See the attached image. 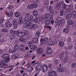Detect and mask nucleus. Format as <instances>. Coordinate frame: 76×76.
<instances>
[{
    "label": "nucleus",
    "mask_w": 76,
    "mask_h": 76,
    "mask_svg": "<svg viewBox=\"0 0 76 76\" xmlns=\"http://www.w3.org/2000/svg\"><path fill=\"white\" fill-rule=\"evenodd\" d=\"M24 20L25 23L23 25V27L28 29H32L36 28L37 25L31 23L33 21L36 23H38L39 22V17H36L34 20L32 15H30L29 18L27 17H24Z\"/></svg>",
    "instance_id": "nucleus-1"
},
{
    "label": "nucleus",
    "mask_w": 76,
    "mask_h": 76,
    "mask_svg": "<svg viewBox=\"0 0 76 76\" xmlns=\"http://www.w3.org/2000/svg\"><path fill=\"white\" fill-rule=\"evenodd\" d=\"M63 7V9H66V7H67V5L62 1H61L58 3L56 4V9H58V10H60V8H61Z\"/></svg>",
    "instance_id": "nucleus-2"
},
{
    "label": "nucleus",
    "mask_w": 76,
    "mask_h": 76,
    "mask_svg": "<svg viewBox=\"0 0 76 76\" xmlns=\"http://www.w3.org/2000/svg\"><path fill=\"white\" fill-rule=\"evenodd\" d=\"M38 42L39 41H38V39L37 38H34L32 39L31 41L29 42L28 43V45H31V44H32V43H34V44H38Z\"/></svg>",
    "instance_id": "nucleus-3"
},
{
    "label": "nucleus",
    "mask_w": 76,
    "mask_h": 76,
    "mask_svg": "<svg viewBox=\"0 0 76 76\" xmlns=\"http://www.w3.org/2000/svg\"><path fill=\"white\" fill-rule=\"evenodd\" d=\"M49 41L45 43V44L46 45H48V46H50V45H54V44H55V42L54 41H51V39H49Z\"/></svg>",
    "instance_id": "nucleus-4"
},
{
    "label": "nucleus",
    "mask_w": 76,
    "mask_h": 76,
    "mask_svg": "<svg viewBox=\"0 0 76 76\" xmlns=\"http://www.w3.org/2000/svg\"><path fill=\"white\" fill-rule=\"evenodd\" d=\"M54 14V12H52L50 13V16L49 18V20L50 21L52 24H53L54 23V20H53V17L52 16Z\"/></svg>",
    "instance_id": "nucleus-5"
},
{
    "label": "nucleus",
    "mask_w": 76,
    "mask_h": 76,
    "mask_svg": "<svg viewBox=\"0 0 76 76\" xmlns=\"http://www.w3.org/2000/svg\"><path fill=\"white\" fill-rule=\"evenodd\" d=\"M23 33L24 34V36H26L27 39H31V38H32L31 36L29 34H28V31H24Z\"/></svg>",
    "instance_id": "nucleus-6"
},
{
    "label": "nucleus",
    "mask_w": 76,
    "mask_h": 76,
    "mask_svg": "<svg viewBox=\"0 0 76 76\" xmlns=\"http://www.w3.org/2000/svg\"><path fill=\"white\" fill-rule=\"evenodd\" d=\"M17 34V36L18 37H25V34L23 33L22 32H19L18 31H17L16 34Z\"/></svg>",
    "instance_id": "nucleus-7"
},
{
    "label": "nucleus",
    "mask_w": 76,
    "mask_h": 76,
    "mask_svg": "<svg viewBox=\"0 0 76 76\" xmlns=\"http://www.w3.org/2000/svg\"><path fill=\"white\" fill-rule=\"evenodd\" d=\"M8 67L7 64L0 62V67L1 68H7Z\"/></svg>",
    "instance_id": "nucleus-8"
},
{
    "label": "nucleus",
    "mask_w": 76,
    "mask_h": 76,
    "mask_svg": "<svg viewBox=\"0 0 76 76\" xmlns=\"http://www.w3.org/2000/svg\"><path fill=\"white\" fill-rule=\"evenodd\" d=\"M48 76H56L57 73L54 71H52V72H49L48 73Z\"/></svg>",
    "instance_id": "nucleus-9"
},
{
    "label": "nucleus",
    "mask_w": 76,
    "mask_h": 76,
    "mask_svg": "<svg viewBox=\"0 0 76 76\" xmlns=\"http://www.w3.org/2000/svg\"><path fill=\"white\" fill-rule=\"evenodd\" d=\"M61 22V18L60 17L58 18L56 20V25H60Z\"/></svg>",
    "instance_id": "nucleus-10"
},
{
    "label": "nucleus",
    "mask_w": 76,
    "mask_h": 76,
    "mask_svg": "<svg viewBox=\"0 0 76 76\" xmlns=\"http://www.w3.org/2000/svg\"><path fill=\"white\" fill-rule=\"evenodd\" d=\"M13 23L14 25V27L15 29H16L18 27V23L16 21V19H14L13 20Z\"/></svg>",
    "instance_id": "nucleus-11"
},
{
    "label": "nucleus",
    "mask_w": 76,
    "mask_h": 76,
    "mask_svg": "<svg viewBox=\"0 0 76 76\" xmlns=\"http://www.w3.org/2000/svg\"><path fill=\"white\" fill-rule=\"evenodd\" d=\"M5 59H3L2 60V61L3 63H9L10 61V58L9 57V56H8Z\"/></svg>",
    "instance_id": "nucleus-12"
},
{
    "label": "nucleus",
    "mask_w": 76,
    "mask_h": 76,
    "mask_svg": "<svg viewBox=\"0 0 76 76\" xmlns=\"http://www.w3.org/2000/svg\"><path fill=\"white\" fill-rule=\"evenodd\" d=\"M69 60H70L69 57L66 56L65 57V59L63 60V62L64 63H67Z\"/></svg>",
    "instance_id": "nucleus-13"
},
{
    "label": "nucleus",
    "mask_w": 76,
    "mask_h": 76,
    "mask_svg": "<svg viewBox=\"0 0 76 76\" xmlns=\"http://www.w3.org/2000/svg\"><path fill=\"white\" fill-rule=\"evenodd\" d=\"M35 67L36 70H42V66L40 65H38L37 66H35Z\"/></svg>",
    "instance_id": "nucleus-14"
},
{
    "label": "nucleus",
    "mask_w": 76,
    "mask_h": 76,
    "mask_svg": "<svg viewBox=\"0 0 76 76\" xmlns=\"http://www.w3.org/2000/svg\"><path fill=\"white\" fill-rule=\"evenodd\" d=\"M47 69H48V66H47V65L45 64H44L42 69L43 72H46Z\"/></svg>",
    "instance_id": "nucleus-15"
},
{
    "label": "nucleus",
    "mask_w": 76,
    "mask_h": 76,
    "mask_svg": "<svg viewBox=\"0 0 76 76\" xmlns=\"http://www.w3.org/2000/svg\"><path fill=\"white\" fill-rule=\"evenodd\" d=\"M47 41H48V38L47 37H45L44 39H41L40 40V41L42 44H43Z\"/></svg>",
    "instance_id": "nucleus-16"
},
{
    "label": "nucleus",
    "mask_w": 76,
    "mask_h": 76,
    "mask_svg": "<svg viewBox=\"0 0 76 76\" xmlns=\"http://www.w3.org/2000/svg\"><path fill=\"white\" fill-rule=\"evenodd\" d=\"M52 53V50L51 48H48V50L46 52L47 54H50Z\"/></svg>",
    "instance_id": "nucleus-17"
},
{
    "label": "nucleus",
    "mask_w": 76,
    "mask_h": 76,
    "mask_svg": "<svg viewBox=\"0 0 76 76\" xmlns=\"http://www.w3.org/2000/svg\"><path fill=\"white\" fill-rule=\"evenodd\" d=\"M31 50H36L37 48V46L36 45H32V46H29Z\"/></svg>",
    "instance_id": "nucleus-18"
},
{
    "label": "nucleus",
    "mask_w": 76,
    "mask_h": 76,
    "mask_svg": "<svg viewBox=\"0 0 76 76\" xmlns=\"http://www.w3.org/2000/svg\"><path fill=\"white\" fill-rule=\"evenodd\" d=\"M47 9L48 11L49 12H50V13L52 12H53V11H52V10H53V8H52L50 6H48L47 7Z\"/></svg>",
    "instance_id": "nucleus-19"
},
{
    "label": "nucleus",
    "mask_w": 76,
    "mask_h": 76,
    "mask_svg": "<svg viewBox=\"0 0 76 76\" xmlns=\"http://www.w3.org/2000/svg\"><path fill=\"white\" fill-rule=\"evenodd\" d=\"M6 25L7 27L8 28H10L12 26V24L9 22V21H8L6 24Z\"/></svg>",
    "instance_id": "nucleus-20"
},
{
    "label": "nucleus",
    "mask_w": 76,
    "mask_h": 76,
    "mask_svg": "<svg viewBox=\"0 0 76 76\" xmlns=\"http://www.w3.org/2000/svg\"><path fill=\"white\" fill-rule=\"evenodd\" d=\"M49 17V14H44L43 16V18L44 19H47Z\"/></svg>",
    "instance_id": "nucleus-21"
},
{
    "label": "nucleus",
    "mask_w": 76,
    "mask_h": 76,
    "mask_svg": "<svg viewBox=\"0 0 76 76\" xmlns=\"http://www.w3.org/2000/svg\"><path fill=\"white\" fill-rule=\"evenodd\" d=\"M72 14L69 13L66 16V19H70L71 18H72Z\"/></svg>",
    "instance_id": "nucleus-22"
},
{
    "label": "nucleus",
    "mask_w": 76,
    "mask_h": 76,
    "mask_svg": "<svg viewBox=\"0 0 76 76\" xmlns=\"http://www.w3.org/2000/svg\"><path fill=\"white\" fill-rule=\"evenodd\" d=\"M18 23L19 24H21L22 23V17H20L18 19Z\"/></svg>",
    "instance_id": "nucleus-23"
},
{
    "label": "nucleus",
    "mask_w": 76,
    "mask_h": 76,
    "mask_svg": "<svg viewBox=\"0 0 76 76\" xmlns=\"http://www.w3.org/2000/svg\"><path fill=\"white\" fill-rule=\"evenodd\" d=\"M18 41L20 42H26L27 41V40L26 39H22L21 38H20L18 39Z\"/></svg>",
    "instance_id": "nucleus-24"
},
{
    "label": "nucleus",
    "mask_w": 76,
    "mask_h": 76,
    "mask_svg": "<svg viewBox=\"0 0 76 76\" xmlns=\"http://www.w3.org/2000/svg\"><path fill=\"white\" fill-rule=\"evenodd\" d=\"M9 38L10 40H12V39H14L16 38V36L14 35H11L9 36Z\"/></svg>",
    "instance_id": "nucleus-25"
},
{
    "label": "nucleus",
    "mask_w": 76,
    "mask_h": 76,
    "mask_svg": "<svg viewBox=\"0 0 76 76\" xmlns=\"http://www.w3.org/2000/svg\"><path fill=\"white\" fill-rule=\"evenodd\" d=\"M42 49L41 48H39L37 50V53L39 54H41V53H42Z\"/></svg>",
    "instance_id": "nucleus-26"
},
{
    "label": "nucleus",
    "mask_w": 76,
    "mask_h": 76,
    "mask_svg": "<svg viewBox=\"0 0 76 76\" xmlns=\"http://www.w3.org/2000/svg\"><path fill=\"white\" fill-rule=\"evenodd\" d=\"M8 57H9V55L8 54H4L2 56V58H5Z\"/></svg>",
    "instance_id": "nucleus-27"
},
{
    "label": "nucleus",
    "mask_w": 76,
    "mask_h": 76,
    "mask_svg": "<svg viewBox=\"0 0 76 76\" xmlns=\"http://www.w3.org/2000/svg\"><path fill=\"white\" fill-rule=\"evenodd\" d=\"M67 23L68 25H72L73 23V22L72 20H68L67 21Z\"/></svg>",
    "instance_id": "nucleus-28"
},
{
    "label": "nucleus",
    "mask_w": 76,
    "mask_h": 76,
    "mask_svg": "<svg viewBox=\"0 0 76 76\" xmlns=\"http://www.w3.org/2000/svg\"><path fill=\"white\" fill-rule=\"evenodd\" d=\"M43 4L45 6H48L49 4V1H44L43 3Z\"/></svg>",
    "instance_id": "nucleus-29"
},
{
    "label": "nucleus",
    "mask_w": 76,
    "mask_h": 76,
    "mask_svg": "<svg viewBox=\"0 0 76 76\" xmlns=\"http://www.w3.org/2000/svg\"><path fill=\"white\" fill-rule=\"evenodd\" d=\"M58 71L60 72H64V68L62 67H60L58 69Z\"/></svg>",
    "instance_id": "nucleus-30"
},
{
    "label": "nucleus",
    "mask_w": 76,
    "mask_h": 76,
    "mask_svg": "<svg viewBox=\"0 0 76 76\" xmlns=\"http://www.w3.org/2000/svg\"><path fill=\"white\" fill-rule=\"evenodd\" d=\"M33 9L37 8L38 7V4L36 3L32 4Z\"/></svg>",
    "instance_id": "nucleus-31"
},
{
    "label": "nucleus",
    "mask_w": 76,
    "mask_h": 76,
    "mask_svg": "<svg viewBox=\"0 0 76 76\" xmlns=\"http://www.w3.org/2000/svg\"><path fill=\"white\" fill-rule=\"evenodd\" d=\"M33 13L34 15L35 16H37L38 15V14L37 11H34L33 12Z\"/></svg>",
    "instance_id": "nucleus-32"
},
{
    "label": "nucleus",
    "mask_w": 76,
    "mask_h": 76,
    "mask_svg": "<svg viewBox=\"0 0 76 76\" xmlns=\"http://www.w3.org/2000/svg\"><path fill=\"white\" fill-rule=\"evenodd\" d=\"M18 58V56L13 55L12 56V59H16Z\"/></svg>",
    "instance_id": "nucleus-33"
},
{
    "label": "nucleus",
    "mask_w": 76,
    "mask_h": 76,
    "mask_svg": "<svg viewBox=\"0 0 76 76\" xmlns=\"http://www.w3.org/2000/svg\"><path fill=\"white\" fill-rule=\"evenodd\" d=\"M27 8H28V9H33V8L32 7V4L28 5L27 6Z\"/></svg>",
    "instance_id": "nucleus-34"
},
{
    "label": "nucleus",
    "mask_w": 76,
    "mask_h": 76,
    "mask_svg": "<svg viewBox=\"0 0 76 76\" xmlns=\"http://www.w3.org/2000/svg\"><path fill=\"white\" fill-rule=\"evenodd\" d=\"M15 17H18L20 16V13L19 12H16L15 13Z\"/></svg>",
    "instance_id": "nucleus-35"
},
{
    "label": "nucleus",
    "mask_w": 76,
    "mask_h": 76,
    "mask_svg": "<svg viewBox=\"0 0 76 76\" xmlns=\"http://www.w3.org/2000/svg\"><path fill=\"white\" fill-rule=\"evenodd\" d=\"M35 34L36 36H37V37H38V38H39V36H40V33L39 32V31H37Z\"/></svg>",
    "instance_id": "nucleus-36"
},
{
    "label": "nucleus",
    "mask_w": 76,
    "mask_h": 76,
    "mask_svg": "<svg viewBox=\"0 0 76 76\" xmlns=\"http://www.w3.org/2000/svg\"><path fill=\"white\" fill-rule=\"evenodd\" d=\"M23 48V46H21L20 47L19 49L20 50L22 51H25V49H24Z\"/></svg>",
    "instance_id": "nucleus-37"
},
{
    "label": "nucleus",
    "mask_w": 76,
    "mask_h": 76,
    "mask_svg": "<svg viewBox=\"0 0 76 76\" xmlns=\"http://www.w3.org/2000/svg\"><path fill=\"white\" fill-rule=\"evenodd\" d=\"M17 31H14L13 30H11L10 31V33L12 34H16Z\"/></svg>",
    "instance_id": "nucleus-38"
},
{
    "label": "nucleus",
    "mask_w": 76,
    "mask_h": 76,
    "mask_svg": "<svg viewBox=\"0 0 76 76\" xmlns=\"http://www.w3.org/2000/svg\"><path fill=\"white\" fill-rule=\"evenodd\" d=\"M63 13H64V10H61L60 11V15L61 16H63Z\"/></svg>",
    "instance_id": "nucleus-39"
},
{
    "label": "nucleus",
    "mask_w": 76,
    "mask_h": 76,
    "mask_svg": "<svg viewBox=\"0 0 76 76\" xmlns=\"http://www.w3.org/2000/svg\"><path fill=\"white\" fill-rule=\"evenodd\" d=\"M18 46L15 45L14 47V51H17V50H18Z\"/></svg>",
    "instance_id": "nucleus-40"
},
{
    "label": "nucleus",
    "mask_w": 76,
    "mask_h": 76,
    "mask_svg": "<svg viewBox=\"0 0 76 76\" xmlns=\"http://www.w3.org/2000/svg\"><path fill=\"white\" fill-rule=\"evenodd\" d=\"M71 11L70 9H69V8H68L66 9V13H70Z\"/></svg>",
    "instance_id": "nucleus-41"
},
{
    "label": "nucleus",
    "mask_w": 76,
    "mask_h": 76,
    "mask_svg": "<svg viewBox=\"0 0 76 76\" xmlns=\"http://www.w3.org/2000/svg\"><path fill=\"white\" fill-rule=\"evenodd\" d=\"M68 8H69V9L71 10H73V6L71 5H69L68 6Z\"/></svg>",
    "instance_id": "nucleus-42"
},
{
    "label": "nucleus",
    "mask_w": 76,
    "mask_h": 76,
    "mask_svg": "<svg viewBox=\"0 0 76 76\" xmlns=\"http://www.w3.org/2000/svg\"><path fill=\"white\" fill-rule=\"evenodd\" d=\"M59 44L61 47H63L64 46V42H59Z\"/></svg>",
    "instance_id": "nucleus-43"
},
{
    "label": "nucleus",
    "mask_w": 76,
    "mask_h": 76,
    "mask_svg": "<svg viewBox=\"0 0 76 76\" xmlns=\"http://www.w3.org/2000/svg\"><path fill=\"white\" fill-rule=\"evenodd\" d=\"M50 21L49 20H47L45 22V23L46 25H49V24H50Z\"/></svg>",
    "instance_id": "nucleus-44"
},
{
    "label": "nucleus",
    "mask_w": 76,
    "mask_h": 76,
    "mask_svg": "<svg viewBox=\"0 0 76 76\" xmlns=\"http://www.w3.org/2000/svg\"><path fill=\"white\" fill-rule=\"evenodd\" d=\"M9 31L7 29H3L2 30V32H7Z\"/></svg>",
    "instance_id": "nucleus-45"
},
{
    "label": "nucleus",
    "mask_w": 76,
    "mask_h": 76,
    "mask_svg": "<svg viewBox=\"0 0 76 76\" xmlns=\"http://www.w3.org/2000/svg\"><path fill=\"white\" fill-rule=\"evenodd\" d=\"M64 55V53H61L60 55V56H61L60 57V59H63V56Z\"/></svg>",
    "instance_id": "nucleus-46"
},
{
    "label": "nucleus",
    "mask_w": 76,
    "mask_h": 76,
    "mask_svg": "<svg viewBox=\"0 0 76 76\" xmlns=\"http://www.w3.org/2000/svg\"><path fill=\"white\" fill-rule=\"evenodd\" d=\"M63 32H64L65 33H67V32H69V30L64 28L63 30Z\"/></svg>",
    "instance_id": "nucleus-47"
},
{
    "label": "nucleus",
    "mask_w": 76,
    "mask_h": 76,
    "mask_svg": "<svg viewBox=\"0 0 76 76\" xmlns=\"http://www.w3.org/2000/svg\"><path fill=\"white\" fill-rule=\"evenodd\" d=\"M13 7L12 5H9L8 7V9H13Z\"/></svg>",
    "instance_id": "nucleus-48"
},
{
    "label": "nucleus",
    "mask_w": 76,
    "mask_h": 76,
    "mask_svg": "<svg viewBox=\"0 0 76 76\" xmlns=\"http://www.w3.org/2000/svg\"><path fill=\"white\" fill-rule=\"evenodd\" d=\"M9 52L10 53H15V50H13L12 49H10L9 50Z\"/></svg>",
    "instance_id": "nucleus-49"
},
{
    "label": "nucleus",
    "mask_w": 76,
    "mask_h": 76,
    "mask_svg": "<svg viewBox=\"0 0 76 76\" xmlns=\"http://www.w3.org/2000/svg\"><path fill=\"white\" fill-rule=\"evenodd\" d=\"M72 67H76V64H73L71 65Z\"/></svg>",
    "instance_id": "nucleus-50"
},
{
    "label": "nucleus",
    "mask_w": 76,
    "mask_h": 76,
    "mask_svg": "<svg viewBox=\"0 0 76 76\" xmlns=\"http://www.w3.org/2000/svg\"><path fill=\"white\" fill-rule=\"evenodd\" d=\"M71 41H72V39H71V38H69L67 40L68 43H69V42H71Z\"/></svg>",
    "instance_id": "nucleus-51"
},
{
    "label": "nucleus",
    "mask_w": 76,
    "mask_h": 76,
    "mask_svg": "<svg viewBox=\"0 0 76 76\" xmlns=\"http://www.w3.org/2000/svg\"><path fill=\"white\" fill-rule=\"evenodd\" d=\"M72 14L74 16H75L76 17V11H73L72 12Z\"/></svg>",
    "instance_id": "nucleus-52"
},
{
    "label": "nucleus",
    "mask_w": 76,
    "mask_h": 76,
    "mask_svg": "<svg viewBox=\"0 0 76 76\" xmlns=\"http://www.w3.org/2000/svg\"><path fill=\"white\" fill-rule=\"evenodd\" d=\"M72 1V0H66L65 2H66V3L69 4L70 3L69 1Z\"/></svg>",
    "instance_id": "nucleus-53"
},
{
    "label": "nucleus",
    "mask_w": 76,
    "mask_h": 76,
    "mask_svg": "<svg viewBox=\"0 0 76 76\" xmlns=\"http://www.w3.org/2000/svg\"><path fill=\"white\" fill-rule=\"evenodd\" d=\"M25 15L26 16H27V17H29V16H30V14L29 13H25Z\"/></svg>",
    "instance_id": "nucleus-54"
},
{
    "label": "nucleus",
    "mask_w": 76,
    "mask_h": 76,
    "mask_svg": "<svg viewBox=\"0 0 76 76\" xmlns=\"http://www.w3.org/2000/svg\"><path fill=\"white\" fill-rule=\"evenodd\" d=\"M0 42L1 43H3V42H4V39H3L2 40H0Z\"/></svg>",
    "instance_id": "nucleus-55"
},
{
    "label": "nucleus",
    "mask_w": 76,
    "mask_h": 76,
    "mask_svg": "<svg viewBox=\"0 0 76 76\" xmlns=\"http://www.w3.org/2000/svg\"><path fill=\"white\" fill-rule=\"evenodd\" d=\"M54 63L55 64H57L58 63V60L57 59H55L54 60Z\"/></svg>",
    "instance_id": "nucleus-56"
},
{
    "label": "nucleus",
    "mask_w": 76,
    "mask_h": 76,
    "mask_svg": "<svg viewBox=\"0 0 76 76\" xmlns=\"http://www.w3.org/2000/svg\"><path fill=\"white\" fill-rule=\"evenodd\" d=\"M46 28H48L49 29V30H51V27L49 26H46Z\"/></svg>",
    "instance_id": "nucleus-57"
},
{
    "label": "nucleus",
    "mask_w": 76,
    "mask_h": 76,
    "mask_svg": "<svg viewBox=\"0 0 76 76\" xmlns=\"http://www.w3.org/2000/svg\"><path fill=\"white\" fill-rule=\"evenodd\" d=\"M4 20L3 19H1L0 20V23H1L2 22H3Z\"/></svg>",
    "instance_id": "nucleus-58"
},
{
    "label": "nucleus",
    "mask_w": 76,
    "mask_h": 76,
    "mask_svg": "<svg viewBox=\"0 0 76 76\" xmlns=\"http://www.w3.org/2000/svg\"><path fill=\"white\" fill-rule=\"evenodd\" d=\"M72 47H73V46H72V45L70 46L69 47V50H71V49H72Z\"/></svg>",
    "instance_id": "nucleus-59"
},
{
    "label": "nucleus",
    "mask_w": 76,
    "mask_h": 76,
    "mask_svg": "<svg viewBox=\"0 0 76 76\" xmlns=\"http://www.w3.org/2000/svg\"><path fill=\"white\" fill-rule=\"evenodd\" d=\"M66 28L68 29H69L70 28V26H69V24H68L66 26Z\"/></svg>",
    "instance_id": "nucleus-60"
},
{
    "label": "nucleus",
    "mask_w": 76,
    "mask_h": 76,
    "mask_svg": "<svg viewBox=\"0 0 76 76\" xmlns=\"http://www.w3.org/2000/svg\"><path fill=\"white\" fill-rule=\"evenodd\" d=\"M66 54L67 55H68V54H70V53L69 52H66Z\"/></svg>",
    "instance_id": "nucleus-61"
},
{
    "label": "nucleus",
    "mask_w": 76,
    "mask_h": 76,
    "mask_svg": "<svg viewBox=\"0 0 76 76\" xmlns=\"http://www.w3.org/2000/svg\"><path fill=\"white\" fill-rule=\"evenodd\" d=\"M51 65H52L51 64H49L48 65V67H49V68H51Z\"/></svg>",
    "instance_id": "nucleus-62"
},
{
    "label": "nucleus",
    "mask_w": 76,
    "mask_h": 76,
    "mask_svg": "<svg viewBox=\"0 0 76 76\" xmlns=\"http://www.w3.org/2000/svg\"><path fill=\"white\" fill-rule=\"evenodd\" d=\"M25 49L26 50H28L29 49V48L28 46H27L26 47Z\"/></svg>",
    "instance_id": "nucleus-63"
},
{
    "label": "nucleus",
    "mask_w": 76,
    "mask_h": 76,
    "mask_svg": "<svg viewBox=\"0 0 76 76\" xmlns=\"http://www.w3.org/2000/svg\"><path fill=\"white\" fill-rule=\"evenodd\" d=\"M23 76H28V75H27V74H26L24 73L23 74Z\"/></svg>",
    "instance_id": "nucleus-64"
}]
</instances>
